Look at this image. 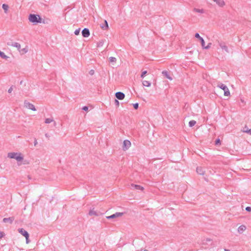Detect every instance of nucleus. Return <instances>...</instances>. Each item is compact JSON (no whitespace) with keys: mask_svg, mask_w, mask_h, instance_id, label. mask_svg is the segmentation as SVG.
I'll list each match as a JSON object with an SVG mask.
<instances>
[{"mask_svg":"<svg viewBox=\"0 0 251 251\" xmlns=\"http://www.w3.org/2000/svg\"><path fill=\"white\" fill-rule=\"evenodd\" d=\"M7 157L9 158L15 159L18 162H20L24 159L23 156L20 152H9L7 154Z\"/></svg>","mask_w":251,"mask_h":251,"instance_id":"nucleus-1","label":"nucleus"},{"mask_svg":"<svg viewBox=\"0 0 251 251\" xmlns=\"http://www.w3.org/2000/svg\"><path fill=\"white\" fill-rule=\"evenodd\" d=\"M29 21L34 24L41 23V18L39 15L30 14L28 17Z\"/></svg>","mask_w":251,"mask_h":251,"instance_id":"nucleus-2","label":"nucleus"},{"mask_svg":"<svg viewBox=\"0 0 251 251\" xmlns=\"http://www.w3.org/2000/svg\"><path fill=\"white\" fill-rule=\"evenodd\" d=\"M216 42L223 50L225 51L227 53H229V50L225 42L222 40H217Z\"/></svg>","mask_w":251,"mask_h":251,"instance_id":"nucleus-3","label":"nucleus"},{"mask_svg":"<svg viewBox=\"0 0 251 251\" xmlns=\"http://www.w3.org/2000/svg\"><path fill=\"white\" fill-rule=\"evenodd\" d=\"M217 87L220 88L221 89L223 90L224 91V95L225 96H228L230 95V92L229 91L227 87L223 83H218L217 85Z\"/></svg>","mask_w":251,"mask_h":251,"instance_id":"nucleus-4","label":"nucleus"},{"mask_svg":"<svg viewBox=\"0 0 251 251\" xmlns=\"http://www.w3.org/2000/svg\"><path fill=\"white\" fill-rule=\"evenodd\" d=\"M24 106L26 108H28L29 109H31L32 111H36V110L34 105L33 104L30 103L29 102H28L27 100H25L24 101Z\"/></svg>","mask_w":251,"mask_h":251,"instance_id":"nucleus-5","label":"nucleus"},{"mask_svg":"<svg viewBox=\"0 0 251 251\" xmlns=\"http://www.w3.org/2000/svg\"><path fill=\"white\" fill-rule=\"evenodd\" d=\"M124 215V213L123 212H116L115 214H113L110 216H106V219H114L119 217H121Z\"/></svg>","mask_w":251,"mask_h":251,"instance_id":"nucleus-6","label":"nucleus"},{"mask_svg":"<svg viewBox=\"0 0 251 251\" xmlns=\"http://www.w3.org/2000/svg\"><path fill=\"white\" fill-rule=\"evenodd\" d=\"M131 146L130 142L128 140H125L123 142V149L124 151H126Z\"/></svg>","mask_w":251,"mask_h":251,"instance_id":"nucleus-7","label":"nucleus"},{"mask_svg":"<svg viewBox=\"0 0 251 251\" xmlns=\"http://www.w3.org/2000/svg\"><path fill=\"white\" fill-rule=\"evenodd\" d=\"M115 97L117 99L122 100L125 98V95L123 92H118L116 93Z\"/></svg>","mask_w":251,"mask_h":251,"instance_id":"nucleus-8","label":"nucleus"},{"mask_svg":"<svg viewBox=\"0 0 251 251\" xmlns=\"http://www.w3.org/2000/svg\"><path fill=\"white\" fill-rule=\"evenodd\" d=\"M81 33H82V35L83 37H88L90 35L89 30L87 28H84L82 30Z\"/></svg>","mask_w":251,"mask_h":251,"instance_id":"nucleus-9","label":"nucleus"},{"mask_svg":"<svg viewBox=\"0 0 251 251\" xmlns=\"http://www.w3.org/2000/svg\"><path fill=\"white\" fill-rule=\"evenodd\" d=\"M101 214V213L100 212H97L96 211H95L94 209L90 210L89 212V215L90 216H99Z\"/></svg>","mask_w":251,"mask_h":251,"instance_id":"nucleus-10","label":"nucleus"},{"mask_svg":"<svg viewBox=\"0 0 251 251\" xmlns=\"http://www.w3.org/2000/svg\"><path fill=\"white\" fill-rule=\"evenodd\" d=\"M14 219H15L14 217L4 218L3 219L2 221L3 223H9V224H11L14 221Z\"/></svg>","mask_w":251,"mask_h":251,"instance_id":"nucleus-11","label":"nucleus"},{"mask_svg":"<svg viewBox=\"0 0 251 251\" xmlns=\"http://www.w3.org/2000/svg\"><path fill=\"white\" fill-rule=\"evenodd\" d=\"M7 45L10 46L15 47L19 50L21 48V45L17 42L8 43Z\"/></svg>","mask_w":251,"mask_h":251,"instance_id":"nucleus-12","label":"nucleus"},{"mask_svg":"<svg viewBox=\"0 0 251 251\" xmlns=\"http://www.w3.org/2000/svg\"><path fill=\"white\" fill-rule=\"evenodd\" d=\"M220 7H223L225 5V2L223 0H213Z\"/></svg>","mask_w":251,"mask_h":251,"instance_id":"nucleus-13","label":"nucleus"},{"mask_svg":"<svg viewBox=\"0 0 251 251\" xmlns=\"http://www.w3.org/2000/svg\"><path fill=\"white\" fill-rule=\"evenodd\" d=\"M197 172L198 174L203 175L205 173L204 169L201 167H198L197 168Z\"/></svg>","mask_w":251,"mask_h":251,"instance_id":"nucleus-14","label":"nucleus"},{"mask_svg":"<svg viewBox=\"0 0 251 251\" xmlns=\"http://www.w3.org/2000/svg\"><path fill=\"white\" fill-rule=\"evenodd\" d=\"M131 186L132 188L134 189L140 190H142V191H143L144 190V188L142 186H141L140 185H137V184H132L131 185Z\"/></svg>","mask_w":251,"mask_h":251,"instance_id":"nucleus-15","label":"nucleus"},{"mask_svg":"<svg viewBox=\"0 0 251 251\" xmlns=\"http://www.w3.org/2000/svg\"><path fill=\"white\" fill-rule=\"evenodd\" d=\"M18 231L19 233L25 237H26L29 235L28 233L23 228H19Z\"/></svg>","mask_w":251,"mask_h":251,"instance_id":"nucleus-16","label":"nucleus"},{"mask_svg":"<svg viewBox=\"0 0 251 251\" xmlns=\"http://www.w3.org/2000/svg\"><path fill=\"white\" fill-rule=\"evenodd\" d=\"M209 243L211 245L212 244V240L210 238H206L202 241V245H208Z\"/></svg>","mask_w":251,"mask_h":251,"instance_id":"nucleus-17","label":"nucleus"},{"mask_svg":"<svg viewBox=\"0 0 251 251\" xmlns=\"http://www.w3.org/2000/svg\"><path fill=\"white\" fill-rule=\"evenodd\" d=\"M28 50V47L27 46H26L25 48L21 49V48L18 50V51H19V52L21 54H24L25 53H26Z\"/></svg>","mask_w":251,"mask_h":251,"instance_id":"nucleus-18","label":"nucleus"},{"mask_svg":"<svg viewBox=\"0 0 251 251\" xmlns=\"http://www.w3.org/2000/svg\"><path fill=\"white\" fill-rule=\"evenodd\" d=\"M246 229V227L244 225H241L238 228V232L239 233H242Z\"/></svg>","mask_w":251,"mask_h":251,"instance_id":"nucleus-19","label":"nucleus"},{"mask_svg":"<svg viewBox=\"0 0 251 251\" xmlns=\"http://www.w3.org/2000/svg\"><path fill=\"white\" fill-rule=\"evenodd\" d=\"M162 74L165 76L167 78H168L169 79L172 80V78L169 75V74H168V72L166 71H164L162 72Z\"/></svg>","mask_w":251,"mask_h":251,"instance_id":"nucleus-20","label":"nucleus"},{"mask_svg":"<svg viewBox=\"0 0 251 251\" xmlns=\"http://www.w3.org/2000/svg\"><path fill=\"white\" fill-rule=\"evenodd\" d=\"M142 84H143V86H146V87H150L151 85V83L147 80H144L142 82Z\"/></svg>","mask_w":251,"mask_h":251,"instance_id":"nucleus-21","label":"nucleus"},{"mask_svg":"<svg viewBox=\"0 0 251 251\" xmlns=\"http://www.w3.org/2000/svg\"><path fill=\"white\" fill-rule=\"evenodd\" d=\"M0 56L2 58L6 59V60L9 58V57L8 56H7L6 55H5L3 52L1 51L0 50Z\"/></svg>","mask_w":251,"mask_h":251,"instance_id":"nucleus-22","label":"nucleus"},{"mask_svg":"<svg viewBox=\"0 0 251 251\" xmlns=\"http://www.w3.org/2000/svg\"><path fill=\"white\" fill-rule=\"evenodd\" d=\"M105 25H100L101 28L103 30H106L108 28V25L107 22L105 20L104 21Z\"/></svg>","mask_w":251,"mask_h":251,"instance_id":"nucleus-23","label":"nucleus"},{"mask_svg":"<svg viewBox=\"0 0 251 251\" xmlns=\"http://www.w3.org/2000/svg\"><path fill=\"white\" fill-rule=\"evenodd\" d=\"M2 7L3 9L4 12L5 13H7L8 8H9L8 5L6 4H3L2 5Z\"/></svg>","mask_w":251,"mask_h":251,"instance_id":"nucleus-24","label":"nucleus"},{"mask_svg":"<svg viewBox=\"0 0 251 251\" xmlns=\"http://www.w3.org/2000/svg\"><path fill=\"white\" fill-rule=\"evenodd\" d=\"M52 122H53V118H47L45 119V123L46 124H50Z\"/></svg>","mask_w":251,"mask_h":251,"instance_id":"nucleus-25","label":"nucleus"},{"mask_svg":"<svg viewBox=\"0 0 251 251\" xmlns=\"http://www.w3.org/2000/svg\"><path fill=\"white\" fill-rule=\"evenodd\" d=\"M196 124V122L195 120L190 121L189 122V126L190 127L193 126Z\"/></svg>","mask_w":251,"mask_h":251,"instance_id":"nucleus-26","label":"nucleus"},{"mask_svg":"<svg viewBox=\"0 0 251 251\" xmlns=\"http://www.w3.org/2000/svg\"><path fill=\"white\" fill-rule=\"evenodd\" d=\"M194 11L198 12V13H204V10L203 9H198V8H194Z\"/></svg>","mask_w":251,"mask_h":251,"instance_id":"nucleus-27","label":"nucleus"},{"mask_svg":"<svg viewBox=\"0 0 251 251\" xmlns=\"http://www.w3.org/2000/svg\"><path fill=\"white\" fill-rule=\"evenodd\" d=\"M109 59V61L111 63H115L117 61L116 58L114 57H110Z\"/></svg>","mask_w":251,"mask_h":251,"instance_id":"nucleus-28","label":"nucleus"},{"mask_svg":"<svg viewBox=\"0 0 251 251\" xmlns=\"http://www.w3.org/2000/svg\"><path fill=\"white\" fill-rule=\"evenodd\" d=\"M200 41H201V46H202V48L204 49L205 46V42H204V41L203 39V38H201Z\"/></svg>","mask_w":251,"mask_h":251,"instance_id":"nucleus-29","label":"nucleus"},{"mask_svg":"<svg viewBox=\"0 0 251 251\" xmlns=\"http://www.w3.org/2000/svg\"><path fill=\"white\" fill-rule=\"evenodd\" d=\"M80 28H78L77 29H76L75 31V35H78L79 34V32H80Z\"/></svg>","mask_w":251,"mask_h":251,"instance_id":"nucleus-30","label":"nucleus"},{"mask_svg":"<svg viewBox=\"0 0 251 251\" xmlns=\"http://www.w3.org/2000/svg\"><path fill=\"white\" fill-rule=\"evenodd\" d=\"M147 73V71H143L142 73V74L141 75V77L142 78H144L145 75H146V74Z\"/></svg>","mask_w":251,"mask_h":251,"instance_id":"nucleus-31","label":"nucleus"},{"mask_svg":"<svg viewBox=\"0 0 251 251\" xmlns=\"http://www.w3.org/2000/svg\"><path fill=\"white\" fill-rule=\"evenodd\" d=\"M243 132L249 133V134L251 135V128L249 130H243Z\"/></svg>","mask_w":251,"mask_h":251,"instance_id":"nucleus-32","label":"nucleus"},{"mask_svg":"<svg viewBox=\"0 0 251 251\" xmlns=\"http://www.w3.org/2000/svg\"><path fill=\"white\" fill-rule=\"evenodd\" d=\"M195 36L196 38H199L200 39V40H201V38H202V37H201L200 36V34L199 33H198L195 34Z\"/></svg>","mask_w":251,"mask_h":251,"instance_id":"nucleus-33","label":"nucleus"},{"mask_svg":"<svg viewBox=\"0 0 251 251\" xmlns=\"http://www.w3.org/2000/svg\"><path fill=\"white\" fill-rule=\"evenodd\" d=\"M114 103L117 106H119V104H120L119 101L116 99H115L114 100Z\"/></svg>","mask_w":251,"mask_h":251,"instance_id":"nucleus-34","label":"nucleus"},{"mask_svg":"<svg viewBox=\"0 0 251 251\" xmlns=\"http://www.w3.org/2000/svg\"><path fill=\"white\" fill-rule=\"evenodd\" d=\"M211 44H212L211 43H208L206 46H205L204 49H209L210 48Z\"/></svg>","mask_w":251,"mask_h":251,"instance_id":"nucleus-35","label":"nucleus"},{"mask_svg":"<svg viewBox=\"0 0 251 251\" xmlns=\"http://www.w3.org/2000/svg\"><path fill=\"white\" fill-rule=\"evenodd\" d=\"M133 105L134 108L135 109H137L138 108V106H139V104H138V103H134V104H133Z\"/></svg>","mask_w":251,"mask_h":251,"instance_id":"nucleus-36","label":"nucleus"},{"mask_svg":"<svg viewBox=\"0 0 251 251\" xmlns=\"http://www.w3.org/2000/svg\"><path fill=\"white\" fill-rule=\"evenodd\" d=\"M25 238L26 239V243L28 244L30 242V240H29V235L25 237Z\"/></svg>","mask_w":251,"mask_h":251,"instance_id":"nucleus-37","label":"nucleus"},{"mask_svg":"<svg viewBox=\"0 0 251 251\" xmlns=\"http://www.w3.org/2000/svg\"><path fill=\"white\" fill-rule=\"evenodd\" d=\"M13 86H12L11 87H10L9 89L8 90V92L9 93H11L12 92V91H13Z\"/></svg>","mask_w":251,"mask_h":251,"instance_id":"nucleus-38","label":"nucleus"},{"mask_svg":"<svg viewBox=\"0 0 251 251\" xmlns=\"http://www.w3.org/2000/svg\"><path fill=\"white\" fill-rule=\"evenodd\" d=\"M220 142L221 141H220V139H216V140L215 141V145H217L219 144H220Z\"/></svg>","mask_w":251,"mask_h":251,"instance_id":"nucleus-39","label":"nucleus"},{"mask_svg":"<svg viewBox=\"0 0 251 251\" xmlns=\"http://www.w3.org/2000/svg\"><path fill=\"white\" fill-rule=\"evenodd\" d=\"M246 210L248 212H251V207H250V206L246 207Z\"/></svg>","mask_w":251,"mask_h":251,"instance_id":"nucleus-40","label":"nucleus"},{"mask_svg":"<svg viewBox=\"0 0 251 251\" xmlns=\"http://www.w3.org/2000/svg\"><path fill=\"white\" fill-rule=\"evenodd\" d=\"M82 109L85 111L88 110V107L86 106H84L82 107Z\"/></svg>","mask_w":251,"mask_h":251,"instance_id":"nucleus-41","label":"nucleus"},{"mask_svg":"<svg viewBox=\"0 0 251 251\" xmlns=\"http://www.w3.org/2000/svg\"><path fill=\"white\" fill-rule=\"evenodd\" d=\"M89 74L90 75H93L94 74V71L93 70H90V71L89 72Z\"/></svg>","mask_w":251,"mask_h":251,"instance_id":"nucleus-42","label":"nucleus"},{"mask_svg":"<svg viewBox=\"0 0 251 251\" xmlns=\"http://www.w3.org/2000/svg\"><path fill=\"white\" fill-rule=\"evenodd\" d=\"M38 144L37 141L36 139H35L34 142V146H36Z\"/></svg>","mask_w":251,"mask_h":251,"instance_id":"nucleus-43","label":"nucleus"},{"mask_svg":"<svg viewBox=\"0 0 251 251\" xmlns=\"http://www.w3.org/2000/svg\"><path fill=\"white\" fill-rule=\"evenodd\" d=\"M3 233L2 232H0V239H1L3 236Z\"/></svg>","mask_w":251,"mask_h":251,"instance_id":"nucleus-44","label":"nucleus"},{"mask_svg":"<svg viewBox=\"0 0 251 251\" xmlns=\"http://www.w3.org/2000/svg\"><path fill=\"white\" fill-rule=\"evenodd\" d=\"M102 42H100V43H99V45H98V46H100V45H102Z\"/></svg>","mask_w":251,"mask_h":251,"instance_id":"nucleus-45","label":"nucleus"},{"mask_svg":"<svg viewBox=\"0 0 251 251\" xmlns=\"http://www.w3.org/2000/svg\"><path fill=\"white\" fill-rule=\"evenodd\" d=\"M53 125H54V126H56V122H55V121H53Z\"/></svg>","mask_w":251,"mask_h":251,"instance_id":"nucleus-46","label":"nucleus"},{"mask_svg":"<svg viewBox=\"0 0 251 251\" xmlns=\"http://www.w3.org/2000/svg\"><path fill=\"white\" fill-rule=\"evenodd\" d=\"M45 136H46V137H49V135H48V134L47 133H46V134H45Z\"/></svg>","mask_w":251,"mask_h":251,"instance_id":"nucleus-47","label":"nucleus"},{"mask_svg":"<svg viewBox=\"0 0 251 251\" xmlns=\"http://www.w3.org/2000/svg\"><path fill=\"white\" fill-rule=\"evenodd\" d=\"M224 251H229L228 249H225Z\"/></svg>","mask_w":251,"mask_h":251,"instance_id":"nucleus-48","label":"nucleus"},{"mask_svg":"<svg viewBox=\"0 0 251 251\" xmlns=\"http://www.w3.org/2000/svg\"><path fill=\"white\" fill-rule=\"evenodd\" d=\"M44 1H45L46 2H49V1H48L47 0H44Z\"/></svg>","mask_w":251,"mask_h":251,"instance_id":"nucleus-49","label":"nucleus"},{"mask_svg":"<svg viewBox=\"0 0 251 251\" xmlns=\"http://www.w3.org/2000/svg\"><path fill=\"white\" fill-rule=\"evenodd\" d=\"M245 128H246V129H245V130H249V129L247 128V127H246V126H245Z\"/></svg>","mask_w":251,"mask_h":251,"instance_id":"nucleus-50","label":"nucleus"},{"mask_svg":"<svg viewBox=\"0 0 251 251\" xmlns=\"http://www.w3.org/2000/svg\"><path fill=\"white\" fill-rule=\"evenodd\" d=\"M144 251H148L147 250H145Z\"/></svg>","mask_w":251,"mask_h":251,"instance_id":"nucleus-51","label":"nucleus"}]
</instances>
